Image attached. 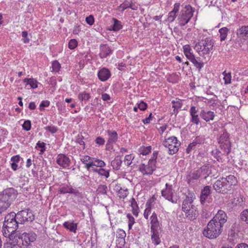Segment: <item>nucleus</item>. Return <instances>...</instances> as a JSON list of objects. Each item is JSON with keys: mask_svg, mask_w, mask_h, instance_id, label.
I'll list each match as a JSON object with an SVG mask.
<instances>
[{"mask_svg": "<svg viewBox=\"0 0 248 248\" xmlns=\"http://www.w3.org/2000/svg\"><path fill=\"white\" fill-rule=\"evenodd\" d=\"M214 45L213 40L208 38L202 40L196 44L194 49L202 58L195 56L189 45L183 46L184 53L194 66L200 70L203 67L204 63L210 60Z\"/></svg>", "mask_w": 248, "mask_h": 248, "instance_id": "1", "label": "nucleus"}, {"mask_svg": "<svg viewBox=\"0 0 248 248\" xmlns=\"http://www.w3.org/2000/svg\"><path fill=\"white\" fill-rule=\"evenodd\" d=\"M237 184V178L234 175H230L217 180L213 185V188L217 192L224 194L231 191L232 186Z\"/></svg>", "mask_w": 248, "mask_h": 248, "instance_id": "2", "label": "nucleus"}, {"mask_svg": "<svg viewBox=\"0 0 248 248\" xmlns=\"http://www.w3.org/2000/svg\"><path fill=\"white\" fill-rule=\"evenodd\" d=\"M19 224L14 212L8 214L5 217L3 222L2 233L4 236L11 239V235L18 228Z\"/></svg>", "mask_w": 248, "mask_h": 248, "instance_id": "3", "label": "nucleus"}, {"mask_svg": "<svg viewBox=\"0 0 248 248\" xmlns=\"http://www.w3.org/2000/svg\"><path fill=\"white\" fill-rule=\"evenodd\" d=\"M14 191L13 188H9L0 194V213L5 211L11 205L13 199L15 198Z\"/></svg>", "mask_w": 248, "mask_h": 248, "instance_id": "4", "label": "nucleus"}, {"mask_svg": "<svg viewBox=\"0 0 248 248\" xmlns=\"http://www.w3.org/2000/svg\"><path fill=\"white\" fill-rule=\"evenodd\" d=\"M222 227L211 220L203 231V235L209 239L217 237L222 232Z\"/></svg>", "mask_w": 248, "mask_h": 248, "instance_id": "5", "label": "nucleus"}, {"mask_svg": "<svg viewBox=\"0 0 248 248\" xmlns=\"http://www.w3.org/2000/svg\"><path fill=\"white\" fill-rule=\"evenodd\" d=\"M218 143L219 148L225 156L227 155L231 150V142L230 134L226 130H224L218 138Z\"/></svg>", "mask_w": 248, "mask_h": 248, "instance_id": "6", "label": "nucleus"}, {"mask_svg": "<svg viewBox=\"0 0 248 248\" xmlns=\"http://www.w3.org/2000/svg\"><path fill=\"white\" fill-rule=\"evenodd\" d=\"M194 9L190 5H186L180 11L178 16V24L184 26L187 24L193 16Z\"/></svg>", "mask_w": 248, "mask_h": 248, "instance_id": "7", "label": "nucleus"}, {"mask_svg": "<svg viewBox=\"0 0 248 248\" xmlns=\"http://www.w3.org/2000/svg\"><path fill=\"white\" fill-rule=\"evenodd\" d=\"M163 145L168 148V153L173 155L176 153L180 146V142L177 140L176 137L171 136L166 139L163 143Z\"/></svg>", "mask_w": 248, "mask_h": 248, "instance_id": "8", "label": "nucleus"}, {"mask_svg": "<svg viewBox=\"0 0 248 248\" xmlns=\"http://www.w3.org/2000/svg\"><path fill=\"white\" fill-rule=\"evenodd\" d=\"M16 219L19 224H23L26 222H31L34 219V216L29 209L23 210L16 214Z\"/></svg>", "mask_w": 248, "mask_h": 248, "instance_id": "9", "label": "nucleus"}, {"mask_svg": "<svg viewBox=\"0 0 248 248\" xmlns=\"http://www.w3.org/2000/svg\"><path fill=\"white\" fill-rule=\"evenodd\" d=\"M165 186L166 188L161 191L162 196L172 203H176L177 201V199L173 198L174 190L172 189V185L167 183Z\"/></svg>", "mask_w": 248, "mask_h": 248, "instance_id": "10", "label": "nucleus"}, {"mask_svg": "<svg viewBox=\"0 0 248 248\" xmlns=\"http://www.w3.org/2000/svg\"><path fill=\"white\" fill-rule=\"evenodd\" d=\"M156 165L148 161V164H141L139 168V170L143 175H151L156 170Z\"/></svg>", "mask_w": 248, "mask_h": 248, "instance_id": "11", "label": "nucleus"}, {"mask_svg": "<svg viewBox=\"0 0 248 248\" xmlns=\"http://www.w3.org/2000/svg\"><path fill=\"white\" fill-rule=\"evenodd\" d=\"M56 162L60 167L65 169L70 167L71 160L65 154H60L57 156Z\"/></svg>", "mask_w": 248, "mask_h": 248, "instance_id": "12", "label": "nucleus"}, {"mask_svg": "<svg viewBox=\"0 0 248 248\" xmlns=\"http://www.w3.org/2000/svg\"><path fill=\"white\" fill-rule=\"evenodd\" d=\"M211 187L206 186L201 190L200 195V202L202 205H205L206 202H209V197L211 194Z\"/></svg>", "mask_w": 248, "mask_h": 248, "instance_id": "13", "label": "nucleus"}, {"mask_svg": "<svg viewBox=\"0 0 248 248\" xmlns=\"http://www.w3.org/2000/svg\"><path fill=\"white\" fill-rule=\"evenodd\" d=\"M227 217L225 212L220 210L217 212L212 220L222 227L223 224L227 221Z\"/></svg>", "mask_w": 248, "mask_h": 248, "instance_id": "14", "label": "nucleus"}, {"mask_svg": "<svg viewBox=\"0 0 248 248\" xmlns=\"http://www.w3.org/2000/svg\"><path fill=\"white\" fill-rule=\"evenodd\" d=\"M197 113L198 109L196 107L194 106H191L189 110L190 122L196 125H198L200 123V118Z\"/></svg>", "mask_w": 248, "mask_h": 248, "instance_id": "15", "label": "nucleus"}, {"mask_svg": "<svg viewBox=\"0 0 248 248\" xmlns=\"http://www.w3.org/2000/svg\"><path fill=\"white\" fill-rule=\"evenodd\" d=\"M106 132L108 135L107 145H112L117 141L118 136L115 130H108Z\"/></svg>", "mask_w": 248, "mask_h": 248, "instance_id": "16", "label": "nucleus"}, {"mask_svg": "<svg viewBox=\"0 0 248 248\" xmlns=\"http://www.w3.org/2000/svg\"><path fill=\"white\" fill-rule=\"evenodd\" d=\"M97 76L99 79L104 82L108 80L111 76V73L108 69L104 67L98 71Z\"/></svg>", "mask_w": 248, "mask_h": 248, "instance_id": "17", "label": "nucleus"}, {"mask_svg": "<svg viewBox=\"0 0 248 248\" xmlns=\"http://www.w3.org/2000/svg\"><path fill=\"white\" fill-rule=\"evenodd\" d=\"M200 116L206 122H208L214 120L215 114L213 111L202 109L200 112Z\"/></svg>", "mask_w": 248, "mask_h": 248, "instance_id": "18", "label": "nucleus"}, {"mask_svg": "<svg viewBox=\"0 0 248 248\" xmlns=\"http://www.w3.org/2000/svg\"><path fill=\"white\" fill-rule=\"evenodd\" d=\"M100 52L99 56L101 58H105L111 54L112 50L106 44H101L100 46Z\"/></svg>", "mask_w": 248, "mask_h": 248, "instance_id": "19", "label": "nucleus"}, {"mask_svg": "<svg viewBox=\"0 0 248 248\" xmlns=\"http://www.w3.org/2000/svg\"><path fill=\"white\" fill-rule=\"evenodd\" d=\"M184 212L185 214L186 217L190 220L196 219L199 215L197 208L196 206L187 210V211H184Z\"/></svg>", "mask_w": 248, "mask_h": 248, "instance_id": "20", "label": "nucleus"}, {"mask_svg": "<svg viewBox=\"0 0 248 248\" xmlns=\"http://www.w3.org/2000/svg\"><path fill=\"white\" fill-rule=\"evenodd\" d=\"M21 238L25 241L26 245H28L31 242H34L36 240V235L33 232L29 233L24 232L21 235Z\"/></svg>", "mask_w": 248, "mask_h": 248, "instance_id": "21", "label": "nucleus"}, {"mask_svg": "<svg viewBox=\"0 0 248 248\" xmlns=\"http://www.w3.org/2000/svg\"><path fill=\"white\" fill-rule=\"evenodd\" d=\"M159 230L160 229H155L153 230H151V232L152 233L151 240L153 243H154L155 245H157L159 244L161 242L160 239L159 238Z\"/></svg>", "mask_w": 248, "mask_h": 248, "instance_id": "22", "label": "nucleus"}, {"mask_svg": "<svg viewBox=\"0 0 248 248\" xmlns=\"http://www.w3.org/2000/svg\"><path fill=\"white\" fill-rule=\"evenodd\" d=\"M193 207H195V206L193 204V200L190 198L186 197V198L183 201L182 203V211L183 212L187 211V210L193 208Z\"/></svg>", "mask_w": 248, "mask_h": 248, "instance_id": "23", "label": "nucleus"}, {"mask_svg": "<svg viewBox=\"0 0 248 248\" xmlns=\"http://www.w3.org/2000/svg\"><path fill=\"white\" fill-rule=\"evenodd\" d=\"M200 177L197 170L190 172L186 176V180L188 184L192 183L193 181L198 180Z\"/></svg>", "mask_w": 248, "mask_h": 248, "instance_id": "24", "label": "nucleus"}, {"mask_svg": "<svg viewBox=\"0 0 248 248\" xmlns=\"http://www.w3.org/2000/svg\"><path fill=\"white\" fill-rule=\"evenodd\" d=\"M150 223L151 224V230L160 229L157 215L155 212H153L152 213V215L150 217Z\"/></svg>", "mask_w": 248, "mask_h": 248, "instance_id": "25", "label": "nucleus"}, {"mask_svg": "<svg viewBox=\"0 0 248 248\" xmlns=\"http://www.w3.org/2000/svg\"><path fill=\"white\" fill-rule=\"evenodd\" d=\"M91 97L90 93L86 91L80 92L78 95V98L81 103H86Z\"/></svg>", "mask_w": 248, "mask_h": 248, "instance_id": "26", "label": "nucleus"}, {"mask_svg": "<svg viewBox=\"0 0 248 248\" xmlns=\"http://www.w3.org/2000/svg\"><path fill=\"white\" fill-rule=\"evenodd\" d=\"M63 226L67 230H69L71 232L76 233L77 230L78 224L74 223L73 222H70L69 221H65Z\"/></svg>", "mask_w": 248, "mask_h": 248, "instance_id": "27", "label": "nucleus"}, {"mask_svg": "<svg viewBox=\"0 0 248 248\" xmlns=\"http://www.w3.org/2000/svg\"><path fill=\"white\" fill-rule=\"evenodd\" d=\"M126 236L125 232L122 229H119L117 232L116 237L118 238L117 241L119 242V245L121 243V245L125 243V237Z\"/></svg>", "mask_w": 248, "mask_h": 248, "instance_id": "28", "label": "nucleus"}, {"mask_svg": "<svg viewBox=\"0 0 248 248\" xmlns=\"http://www.w3.org/2000/svg\"><path fill=\"white\" fill-rule=\"evenodd\" d=\"M92 165L94 166L97 168H102L105 166L106 164L104 161L102 160L93 158L92 161L90 162V164H88V166L91 167Z\"/></svg>", "mask_w": 248, "mask_h": 248, "instance_id": "29", "label": "nucleus"}, {"mask_svg": "<svg viewBox=\"0 0 248 248\" xmlns=\"http://www.w3.org/2000/svg\"><path fill=\"white\" fill-rule=\"evenodd\" d=\"M20 158V157L19 155H14L11 158V166L13 170L16 171L17 170V163L19 162Z\"/></svg>", "mask_w": 248, "mask_h": 248, "instance_id": "30", "label": "nucleus"}, {"mask_svg": "<svg viewBox=\"0 0 248 248\" xmlns=\"http://www.w3.org/2000/svg\"><path fill=\"white\" fill-rule=\"evenodd\" d=\"M200 177H204L206 179L209 175V167L206 165H203L197 170Z\"/></svg>", "mask_w": 248, "mask_h": 248, "instance_id": "31", "label": "nucleus"}, {"mask_svg": "<svg viewBox=\"0 0 248 248\" xmlns=\"http://www.w3.org/2000/svg\"><path fill=\"white\" fill-rule=\"evenodd\" d=\"M130 8L133 10H136L137 9L134 7H132V3L128 0H125L123 3L120 4L118 7V10L123 12L126 9Z\"/></svg>", "mask_w": 248, "mask_h": 248, "instance_id": "32", "label": "nucleus"}, {"mask_svg": "<svg viewBox=\"0 0 248 248\" xmlns=\"http://www.w3.org/2000/svg\"><path fill=\"white\" fill-rule=\"evenodd\" d=\"M112 20L113 21V24L111 27V28L110 30L117 31L121 30L123 27L121 22L114 18H113Z\"/></svg>", "mask_w": 248, "mask_h": 248, "instance_id": "33", "label": "nucleus"}, {"mask_svg": "<svg viewBox=\"0 0 248 248\" xmlns=\"http://www.w3.org/2000/svg\"><path fill=\"white\" fill-rule=\"evenodd\" d=\"M23 82L30 85L31 88L36 89L38 87V81L32 78H26L24 79Z\"/></svg>", "mask_w": 248, "mask_h": 248, "instance_id": "34", "label": "nucleus"}, {"mask_svg": "<svg viewBox=\"0 0 248 248\" xmlns=\"http://www.w3.org/2000/svg\"><path fill=\"white\" fill-rule=\"evenodd\" d=\"M131 206L132 209V213L136 217H138L139 212V208L134 198H132L131 200Z\"/></svg>", "mask_w": 248, "mask_h": 248, "instance_id": "35", "label": "nucleus"}, {"mask_svg": "<svg viewBox=\"0 0 248 248\" xmlns=\"http://www.w3.org/2000/svg\"><path fill=\"white\" fill-rule=\"evenodd\" d=\"M122 163V160L119 158L118 157H116L111 162V165L113 167V169L115 170H119L120 168Z\"/></svg>", "mask_w": 248, "mask_h": 248, "instance_id": "36", "label": "nucleus"}, {"mask_svg": "<svg viewBox=\"0 0 248 248\" xmlns=\"http://www.w3.org/2000/svg\"><path fill=\"white\" fill-rule=\"evenodd\" d=\"M229 30L226 27H223L219 30L220 41H224L227 36Z\"/></svg>", "mask_w": 248, "mask_h": 248, "instance_id": "37", "label": "nucleus"}, {"mask_svg": "<svg viewBox=\"0 0 248 248\" xmlns=\"http://www.w3.org/2000/svg\"><path fill=\"white\" fill-rule=\"evenodd\" d=\"M107 191L108 187L106 185H100L98 186L96 192L98 195H105L107 194Z\"/></svg>", "mask_w": 248, "mask_h": 248, "instance_id": "38", "label": "nucleus"}, {"mask_svg": "<svg viewBox=\"0 0 248 248\" xmlns=\"http://www.w3.org/2000/svg\"><path fill=\"white\" fill-rule=\"evenodd\" d=\"M212 155L216 158L218 161H222V157L221 155H224L222 151L220 150H219L217 149H215L212 151Z\"/></svg>", "mask_w": 248, "mask_h": 248, "instance_id": "39", "label": "nucleus"}, {"mask_svg": "<svg viewBox=\"0 0 248 248\" xmlns=\"http://www.w3.org/2000/svg\"><path fill=\"white\" fill-rule=\"evenodd\" d=\"M126 217L128 219V231L132 229L133 225L135 223V218L129 213L126 215Z\"/></svg>", "mask_w": 248, "mask_h": 248, "instance_id": "40", "label": "nucleus"}, {"mask_svg": "<svg viewBox=\"0 0 248 248\" xmlns=\"http://www.w3.org/2000/svg\"><path fill=\"white\" fill-rule=\"evenodd\" d=\"M151 146H142L139 149V152L140 154L142 155H147L151 153Z\"/></svg>", "mask_w": 248, "mask_h": 248, "instance_id": "41", "label": "nucleus"}, {"mask_svg": "<svg viewBox=\"0 0 248 248\" xmlns=\"http://www.w3.org/2000/svg\"><path fill=\"white\" fill-rule=\"evenodd\" d=\"M151 203L150 202H147L146 203V208L144 210L143 216L145 219H148L149 215L150 214L151 212Z\"/></svg>", "mask_w": 248, "mask_h": 248, "instance_id": "42", "label": "nucleus"}, {"mask_svg": "<svg viewBox=\"0 0 248 248\" xmlns=\"http://www.w3.org/2000/svg\"><path fill=\"white\" fill-rule=\"evenodd\" d=\"M224 77L225 84H229L231 83L232 76L231 72L227 73L226 71H224L222 73Z\"/></svg>", "mask_w": 248, "mask_h": 248, "instance_id": "43", "label": "nucleus"}, {"mask_svg": "<svg viewBox=\"0 0 248 248\" xmlns=\"http://www.w3.org/2000/svg\"><path fill=\"white\" fill-rule=\"evenodd\" d=\"M171 103L172 104V108H174L173 111L175 112L176 109H178L181 108L182 106V103L180 99L176 100H172L171 101Z\"/></svg>", "mask_w": 248, "mask_h": 248, "instance_id": "44", "label": "nucleus"}, {"mask_svg": "<svg viewBox=\"0 0 248 248\" xmlns=\"http://www.w3.org/2000/svg\"><path fill=\"white\" fill-rule=\"evenodd\" d=\"M241 219L248 225V209L243 210L240 215Z\"/></svg>", "mask_w": 248, "mask_h": 248, "instance_id": "45", "label": "nucleus"}, {"mask_svg": "<svg viewBox=\"0 0 248 248\" xmlns=\"http://www.w3.org/2000/svg\"><path fill=\"white\" fill-rule=\"evenodd\" d=\"M71 188H72L71 186H62V187L59 188L58 191H59V193L60 194H67V193L70 194V190L71 189Z\"/></svg>", "mask_w": 248, "mask_h": 248, "instance_id": "46", "label": "nucleus"}, {"mask_svg": "<svg viewBox=\"0 0 248 248\" xmlns=\"http://www.w3.org/2000/svg\"><path fill=\"white\" fill-rule=\"evenodd\" d=\"M52 71L58 72L61 68V64L57 61H54L52 63Z\"/></svg>", "mask_w": 248, "mask_h": 248, "instance_id": "47", "label": "nucleus"}, {"mask_svg": "<svg viewBox=\"0 0 248 248\" xmlns=\"http://www.w3.org/2000/svg\"><path fill=\"white\" fill-rule=\"evenodd\" d=\"M134 158V156L132 154L127 155L125 156L124 162L127 166H129L132 164V161Z\"/></svg>", "mask_w": 248, "mask_h": 248, "instance_id": "48", "label": "nucleus"}, {"mask_svg": "<svg viewBox=\"0 0 248 248\" xmlns=\"http://www.w3.org/2000/svg\"><path fill=\"white\" fill-rule=\"evenodd\" d=\"M119 197L120 198L124 199L126 198L128 194V189L127 188L124 189L122 187L120 188L118 191Z\"/></svg>", "mask_w": 248, "mask_h": 248, "instance_id": "49", "label": "nucleus"}, {"mask_svg": "<svg viewBox=\"0 0 248 248\" xmlns=\"http://www.w3.org/2000/svg\"><path fill=\"white\" fill-rule=\"evenodd\" d=\"M97 173L101 176H103L106 178L109 176V171L106 170L103 168H100L97 170Z\"/></svg>", "mask_w": 248, "mask_h": 248, "instance_id": "50", "label": "nucleus"}, {"mask_svg": "<svg viewBox=\"0 0 248 248\" xmlns=\"http://www.w3.org/2000/svg\"><path fill=\"white\" fill-rule=\"evenodd\" d=\"M93 158V157H91L89 155H83L81 157L80 160L85 166L87 165L88 163H90V162L92 161Z\"/></svg>", "mask_w": 248, "mask_h": 248, "instance_id": "51", "label": "nucleus"}, {"mask_svg": "<svg viewBox=\"0 0 248 248\" xmlns=\"http://www.w3.org/2000/svg\"><path fill=\"white\" fill-rule=\"evenodd\" d=\"M84 138L81 135H78L77 136V139L76 140V142L79 144L80 145H82V149L84 150L85 148V143L84 141Z\"/></svg>", "mask_w": 248, "mask_h": 248, "instance_id": "52", "label": "nucleus"}, {"mask_svg": "<svg viewBox=\"0 0 248 248\" xmlns=\"http://www.w3.org/2000/svg\"><path fill=\"white\" fill-rule=\"evenodd\" d=\"M238 33L243 36H246L248 34V26H242L238 31Z\"/></svg>", "mask_w": 248, "mask_h": 248, "instance_id": "53", "label": "nucleus"}, {"mask_svg": "<svg viewBox=\"0 0 248 248\" xmlns=\"http://www.w3.org/2000/svg\"><path fill=\"white\" fill-rule=\"evenodd\" d=\"M158 152V151H154L151 158L148 161L153 163V164L156 165V159L157 158Z\"/></svg>", "mask_w": 248, "mask_h": 248, "instance_id": "54", "label": "nucleus"}, {"mask_svg": "<svg viewBox=\"0 0 248 248\" xmlns=\"http://www.w3.org/2000/svg\"><path fill=\"white\" fill-rule=\"evenodd\" d=\"M78 45V42L76 39H71L68 43V47L70 49H74Z\"/></svg>", "mask_w": 248, "mask_h": 248, "instance_id": "55", "label": "nucleus"}, {"mask_svg": "<svg viewBox=\"0 0 248 248\" xmlns=\"http://www.w3.org/2000/svg\"><path fill=\"white\" fill-rule=\"evenodd\" d=\"M205 140V138L203 136H199L196 137L193 140L195 143L198 144H201L203 143Z\"/></svg>", "mask_w": 248, "mask_h": 248, "instance_id": "56", "label": "nucleus"}, {"mask_svg": "<svg viewBox=\"0 0 248 248\" xmlns=\"http://www.w3.org/2000/svg\"><path fill=\"white\" fill-rule=\"evenodd\" d=\"M22 128L26 131H29L31 128V122L30 120L25 121L22 124Z\"/></svg>", "mask_w": 248, "mask_h": 248, "instance_id": "57", "label": "nucleus"}, {"mask_svg": "<svg viewBox=\"0 0 248 248\" xmlns=\"http://www.w3.org/2000/svg\"><path fill=\"white\" fill-rule=\"evenodd\" d=\"M45 129L52 134L56 133L58 131L57 127L55 126H47L45 127Z\"/></svg>", "mask_w": 248, "mask_h": 248, "instance_id": "58", "label": "nucleus"}, {"mask_svg": "<svg viewBox=\"0 0 248 248\" xmlns=\"http://www.w3.org/2000/svg\"><path fill=\"white\" fill-rule=\"evenodd\" d=\"M19 245L11 242H7L4 244V248H19Z\"/></svg>", "mask_w": 248, "mask_h": 248, "instance_id": "59", "label": "nucleus"}, {"mask_svg": "<svg viewBox=\"0 0 248 248\" xmlns=\"http://www.w3.org/2000/svg\"><path fill=\"white\" fill-rule=\"evenodd\" d=\"M197 144L193 140L192 143H190L187 148L186 149V152L187 154L190 153V152L193 149H194L196 146Z\"/></svg>", "mask_w": 248, "mask_h": 248, "instance_id": "60", "label": "nucleus"}, {"mask_svg": "<svg viewBox=\"0 0 248 248\" xmlns=\"http://www.w3.org/2000/svg\"><path fill=\"white\" fill-rule=\"evenodd\" d=\"M50 105V102L48 100H43L41 102V104L39 105V109L41 110L44 109V108L47 107Z\"/></svg>", "mask_w": 248, "mask_h": 248, "instance_id": "61", "label": "nucleus"}, {"mask_svg": "<svg viewBox=\"0 0 248 248\" xmlns=\"http://www.w3.org/2000/svg\"><path fill=\"white\" fill-rule=\"evenodd\" d=\"M70 194H72L75 196L77 197H81V193L76 188H74L72 187L70 191Z\"/></svg>", "mask_w": 248, "mask_h": 248, "instance_id": "62", "label": "nucleus"}, {"mask_svg": "<svg viewBox=\"0 0 248 248\" xmlns=\"http://www.w3.org/2000/svg\"><path fill=\"white\" fill-rule=\"evenodd\" d=\"M28 32L27 31H23L22 32V40L24 43L27 44L30 42V39L28 38Z\"/></svg>", "mask_w": 248, "mask_h": 248, "instance_id": "63", "label": "nucleus"}, {"mask_svg": "<svg viewBox=\"0 0 248 248\" xmlns=\"http://www.w3.org/2000/svg\"><path fill=\"white\" fill-rule=\"evenodd\" d=\"M176 16L177 15L176 14L174 13L173 12L170 11L169 13V16L168 17V21L170 22H173L175 20Z\"/></svg>", "mask_w": 248, "mask_h": 248, "instance_id": "64", "label": "nucleus"}]
</instances>
